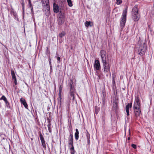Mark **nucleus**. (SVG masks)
Masks as SVG:
<instances>
[{"label":"nucleus","instance_id":"nucleus-1","mask_svg":"<svg viewBox=\"0 0 154 154\" xmlns=\"http://www.w3.org/2000/svg\"><path fill=\"white\" fill-rule=\"evenodd\" d=\"M133 108L135 116L136 117L139 116L141 112V104L139 98L137 97L135 99Z\"/></svg>","mask_w":154,"mask_h":154},{"label":"nucleus","instance_id":"nucleus-2","mask_svg":"<svg viewBox=\"0 0 154 154\" xmlns=\"http://www.w3.org/2000/svg\"><path fill=\"white\" fill-rule=\"evenodd\" d=\"M140 41H139L138 44H139L138 54L140 56H143L145 54L146 49V46L145 42H142L140 44Z\"/></svg>","mask_w":154,"mask_h":154},{"label":"nucleus","instance_id":"nucleus-3","mask_svg":"<svg viewBox=\"0 0 154 154\" xmlns=\"http://www.w3.org/2000/svg\"><path fill=\"white\" fill-rule=\"evenodd\" d=\"M73 82L72 79L70 80L69 83V94L72 97V99L74 100L75 99L74 93L75 92V88L73 85Z\"/></svg>","mask_w":154,"mask_h":154},{"label":"nucleus","instance_id":"nucleus-4","mask_svg":"<svg viewBox=\"0 0 154 154\" xmlns=\"http://www.w3.org/2000/svg\"><path fill=\"white\" fill-rule=\"evenodd\" d=\"M138 11L137 6V5H135L133 8L132 11V14L134 21H136L138 20L140 18V16L138 14Z\"/></svg>","mask_w":154,"mask_h":154},{"label":"nucleus","instance_id":"nucleus-5","mask_svg":"<svg viewBox=\"0 0 154 154\" xmlns=\"http://www.w3.org/2000/svg\"><path fill=\"white\" fill-rule=\"evenodd\" d=\"M127 11V8H126L123 11L122 13V17H121V20L120 23V25L121 27V31L122 30L123 28L124 27L126 23Z\"/></svg>","mask_w":154,"mask_h":154},{"label":"nucleus","instance_id":"nucleus-6","mask_svg":"<svg viewBox=\"0 0 154 154\" xmlns=\"http://www.w3.org/2000/svg\"><path fill=\"white\" fill-rule=\"evenodd\" d=\"M103 64V68L104 69V72L106 74V76H108V74L110 75H111V72L110 69V66L109 62Z\"/></svg>","mask_w":154,"mask_h":154},{"label":"nucleus","instance_id":"nucleus-7","mask_svg":"<svg viewBox=\"0 0 154 154\" xmlns=\"http://www.w3.org/2000/svg\"><path fill=\"white\" fill-rule=\"evenodd\" d=\"M39 135L40 140L41 141L42 146L43 148L45 149L46 148V146L45 144V141L43 137V136L41 133H39Z\"/></svg>","mask_w":154,"mask_h":154},{"label":"nucleus","instance_id":"nucleus-8","mask_svg":"<svg viewBox=\"0 0 154 154\" xmlns=\"http://www.w3.org/2000/svg\"><path fill=\"white\" fill-rule=\"evenodd\" d=\"M94 66L96 70H99L100 69V65L99 60H95L94 64Z\"/></svg>","mask_w":154,"mask_h":154},{"label":"nucleus","instance_id":"nucleus-9","mask_svg":"<svg viewBox=\"0 0 154 154\" xmlns=\"http://www.w3.org/2000/svg\"><path fill=\"white\" fill-rule=\"evenodd\" d=\"M132 106V103H128L126 105L125 107V110L127 113V117L129 116V109L131 108Z\"/></svg>","mask_w":154,"mask_h":154},{"label":"nucleus","instance_id":"nucleus-10","mask_svg":"<svg viewBox=\"0 0 154 154\" xmlns=\"http://www.w3.org/2000/svg\"><path fill=\"white\" fill-rule=\"evenodd\" d=\"M11 73L12 76V79L14 80V82L15 85H16L17 84V82L14 71L13 70H11Z\"/></svg>","mask_w":154,"mask_h":154},{"label":"nucleus","instance_id":"nucleus-11","mask_svg":"<svg viewBox=\"0 0 154 154\" xmlns=\"http://www.w3.org/2000/svg\"><path fill=\"white\" fill-rule=\"evenodd\" d=\"M73 136L72 134H70L68 138V144L69 145L72 146L73 145Z\"/></svg>","mask_w":154,"mask_h":154},{"label":"nucleus","instance_id":"nucleus-12","mask_svg":"<svg viewBox=\"0 0 154 154\" xmlns=\"http://www.w3.org/2000/svg\"><path fill=\"white\" fill-rule=\"evenodd\" d=\"M20 101L21 103L26 108L28 109V105L25 99L23 98H21L20 99Z\"/></svg>","mask_w":154,"mask_h":154},{"label":"nucleus","instance_id":"nucleus-13","mask_svg":"<svg viewBox=\"0 0 154 154\" xmlns=\"http://www.w3.org/2000/svg\"><path fill=\"white\" fill-rule=\"evenodd\" d=\"M54 11L56 13H57L59 11L58 5L55 3L54 4Z\"/></svg>","mask_w":154,"mask_h":154},{"label":"nucleus","instance_id":"nucleus-14","mask_svg":"<svg viewBox=\"0 0 154 154\" xmlns=\"http://www.w3.org/2000/svg\"><path fill=\"white\" fill-rule=\"evenodd\" d=\"M75 131L76 132L75 134V137L76 140H78L79 138V132L78 130L77 129H76Z\"/></svg>","mask_w":154,"mask_h":154},{"label":"nucleus","instance_id":"nucleus-15","mask_svg":"<svg viewBox=\"0 0 154 154\" xmlns=\"http://www.w3.org/2000/svg\"><path fill=\"white\" fill-rule=\"evenodd\" d=\"M42 2L43 4H44L45 5H46L47 7L48 6L49 0H42Z\"/></svg>","mask_w":154,"mask_h":154},{"label":"nucleus","instance_id":"nucleus-16","mask_svg":"<svg viewBox=\"0 0 154 154\" xmlns=\"http://www.w3.org/2000/svg\"><path fill=\"white\" fill-rule=\"evenodd\" d=\"M106 56L105 57H101L102 60L103 62V64L105 63H107L108 62H109V61H107L106 60Z\"/></svg>","mask_w":154,"mask_h":154},{"label":"nucleus","instance_id":"nucleus-17","mask_svg":"<svg viewBox=\"0 0 154 154\" xmlns=\"http://www.w3.org/2000/svg\"><path fill=\"white\" fill-rule=\"evenodd\" d=\"M0 100H3L5 102L6 104H7L8 102L7 98L4 95H3L2 96V97L0 98Z\"/></svg>","mask_w":154,"mask_h":154},{"label":"nucleus","instance_id":"nucleus-18","mask_svg":"<svg viewBox=\"0 0 154 154\" xmlns=\"http://www.w3.org/2000/svg\"><path fill=\"white\" fill-rule=\"evenodd\" d=\"M101 57L106 56V52L103 50H102L100 51Z\"/></svg>","mask_w":154,"mask_h":154},{"label":"nucleus","instance_id":"nucleus-19","mask_svg":"<svg viewBox=\"0 0 154 154\" xmlns=\"http://www.w3.org/2000/svg\"><path fill=\"white\" fill-rule=\"evenodd\" d=\"M72 146V147L70 148V152L71 154H74L75 152V151L74 150V146H73V145H72V146Z\"/></svg>","mask_w":154,"mask_h":154},{"label":"nucleus","instance_id":"nucleus-20","mask_svg":"<svg viewBox=\"0 0 154 154\" xmlns=\"http://www.w3.org/2000/svg\"><path fill=\"white\" fill-rule=\"evenodd\" d=\"M91 21H86L85 22V25L86 27H88L89 26H91L92 25L91 24Z\"/></svg>","mask_w":154,"mask_h":154},{"label":"nucleus","instance_id":"nucleus-21","mask_svg":"<svg viewBox=\"0 0 154 154\" xmlns=\"http://www.w3.org/2000/svg\"><path fill=\"white\" fill-rule=\"evenodd\" d=\"M65 33L64 32H62L59 34L58 36L60 38H62L65 35Z\"/></svg>","mask_w":154,"mask_h":154},{"label":"nucleus","instance_id":"nucleus-22","mask_svg":"<svg viewBox=\"0 0 154 154\" xmlns=\"http://www.w3.org/2000/svg\"><path fill=\"white\" fill-rule=\"evenodd\" d=\"M67 2L69 6L70 7L72 6V2L71 0H67Z\"/></svg>","mask_w":154,"mask_h":154},{"label":"nucleus","instance_id":"nucleus-23","mask_svg":"<svg viewBox=\"0 0 154 154\" xmlns=\"http://www.w3.org/2000/svg\"><path fill=\"white\" fill-rule=\"evenodd\" d=\"M113 107L115 108H117L118 104L117 103L116 101H115L113 103Z\"/></svg>","mask_w":154,"mask_h":154},{"label":"nucleus","instance_id":"nucleus-24","mask_svg":"<svg viewBox=\"0 0 154 154\" xmlns=\"http://www.w3.org/2000/svg\"><path fill=\"white\" fill-rule=\"evenodd\" d=\"M62 87L61 85H60L59 86V94H60V97L59 98H60V99L61 96H60V93L62 91Z\"/></svg>","mask_w":154,"mask_h":154},{"label":"nucleus","instance_id":"nucleus-25","mask_svg":"<svg viewBox=\"0 0 154 154\" xmlns=\"http://www.w3.org/2000/svg\"><path fill=\"white\" fill-rule=\"evenodd\" d=\"M95 112L96 114H97L99 111V108L97 106L95 107Z\"/></svg>","mask_w":154,"mask_h":154},{"label":"nucleus","instance_id":"nucleus-26","mask_svg":"<svg viewBox=\"0 0 154 154\" xmlns=\"http://www.w3.org/2000/svg\"><path fill=\"white\" fill-rule=\"evenodd\" d=\"M116 1L117 5H119L122 3V1L121 0H116Z\"/></svg>","mask_w":154,"mask_h":154},{"label":"nucleus","instance_id":"nucleus-27","mask_svg":"<svg viewBox=\"0 0 154 154\" xmlns=\"http://www.w3.org/2000/svg\"><path fill=\"white\" fill-rule=\"evenodd\" d=\"M86 136L87 139H90V134L87 132V133L86 134Z\"/></svg>","mask_w":154,"mask_h":154},{"label":"nucleus","instance_id":"nucleus-28","mask_svg":"<svg viewBox=\"0 0 154 154\" xmlns=\"http://www.w3.org/2000/svg\"><path fill=\"white\" fill-rule=\"evenodd\" d=\"M47 126H48V130H49V132H51V131L50 125V124H48V125Z\"/></svg>","mask_w":154,"mask_h":154},{"label":"nucleus","instance_id":"nucleus-29","mask_svg":"<svg viewBox=\"0 0 154 154\" xmlns=\"http://www.w3.org/2000/svg\"><path fill=\"white\" fill-rule=\"evenodd\" d=\"M131 146L134 148L135 149L136 148V147H137V146H136V145H135V144H132L131 145Z\"/></svg>","mask_w":154,"mask_h":154},{"label":"nucleus","instance_id":"nucleus-30","mask_svg":"<svg viewBox=\"0 0 154 154\" xmlns=\"http://www.w3.org/2000/svg\"><path fill=\"white\" fill-rule=\"evenodd\" d=\"M28 7L30 8H31L33 7L32 5V4H28Z\"/></svg>","mask_w":154,"mask_h":154},{"label":"nucleus","instance_id":"nucleus-31","mask_svg":"<svg viewBox=\"0 0 154 154\" xmlns=\"http://www.w3.org/2000/svg\"><path fill=\"white\" fill-rule=\"evenodd\" d=\"M30 9H31V13L32 14H33L34 11H33V7L31 8H30Z\"/></svg>","mask_w":154,"mask_h":154},{"label":"nucleus","instance_id":"nucleus-32","mask_svg":"<svg viewBox=\"0 0 154 154\" xmlns=\"http://www.w3.org/2000/svg\"><path fill=\"white\" fill-rule=\"evenodd\" d=\"M23 2H24V1L23 0V1H22V7H23V10L24 8V4Z\"/></svg>","mask_w":154,"mask_h":154},{"label":"nucleus","instance_id":"nucleus-33","mask_svg":"<svg viewBox=\"0 0 154 154\" xmlns=\"http://www.w3.org/2000/svg\"><path fill=\"white\" fill-rule=\"evenodd\" d=\"M48 60H49V64H50V66H51V59L50 58Z\"/></svg>","mask_w":154,"mask_h":154},{"label":"nucleus","instance_id":"nucleus-34","mask_svg":"<svg viewBox=\"0 0 154 154\" xmlns=\"http://www.w3.org/2000/svg\"><path fill=\"white\" fill-rule=\"evenodd\" d=\"M28 4H32L30 0H28Z\"/></svg>","mask_w":154,"mask_h":154},{"label":"nucleus","instance_id":"nucleus-35","mask_svg":"<svg viewBox=\"0 0 154 154\" xmlns=\"http://www.w3.org/2000/svg\"><path fill=\"white\" fill-rule=\"evenodd\" d=\"M90 142V140L89 139H88V144H89Z\"/></svg>","mask_w":154,"mask_h":154},{"label":"nucleus","instance_id":"nucleus-36","mask_svg":"<svg viewBox=\"0 0 154 154\" xmlns=\"http://www.w3.org/2000/svg\"><path fill=\"white\" fill-rule=\"evenodd\" d=\"M57 60H58V61H60V57H58L57 58Z\"/></svg>","mask_w":154,"mask_h":154},{"label":"nucleus","instance_id":"nucleus-37","mask_svg":"<svg viewBox=\"0 0 154 154\" xmlns=\"http://www.w3.org/2000/svg\"><path fill=\"white\" fill-rule=\"evenodd\" d=\"M60 13H61V15L62 16H63V14L61 13V11H60Z\"/></svg>","mask_w":154,"mask_h":154},{"label":"nucleus","instance_id":"nucleus-38","mask_svg":"<svg viewBox=\"0 0 154 154\" xmlns=\"http://www.w3.org/2000/svg\"><path fill=\"white\" fill-rule=\"evenodd\" d=\"M130 137H128V140H130Z\"/></svg>","mask_w":154,"mask_h":154},{"label":"nucleus","instance_id":"nucleus-39","mask_svg":"<svg viewBox=\"0 0 154 154\" xmlns=\"http://www.w3.org/2000/svg\"><path fill=\"white\" fill-rule=\"evenodd\" d=\"M50 66V68L51 69H52L51 65V66Z\"/></svg>","mask_w":154,"mask_h":154},{"label":"nucleus","instance_id":"nucleus-40","mask_svg":"<svg viewBox=\"0 0 154 154\" xmlns=\"http://www.w3.org/2000/svg\"><path fill=\"white\" fill-rule=\"evenodd\" d=\"M153 85H154V79L153 81Z\"/></svg>","mask_w":154,"mask_h":154},{"label":"nucleus","instance_id":"nucleus-41","mask_svg":"<svg viewBox=\"0 0 154 154\" xmlns=\"http://www.w3.org/2000/svg\"><path fill=\"white\" fill-rule=\"evenodd\" d=\"M129 133H130V129L129 130Z\"/></svg>","mask_w":154,"mask_h":154},{"label":"nucleus","instance_id":"nucleus-42","mask_svg":"<svg viewBox=\"0 0 154 154\" xmlns=\"http://www.w3.org/2000/svg\"><path fill=\"white\" fill-rule=\"evenodd\" d=\"M113 79L114 80V77H113Z\"/></svg>","mask_w":154,"mask_h":154}]
</instances>
